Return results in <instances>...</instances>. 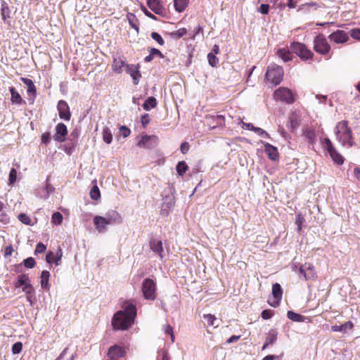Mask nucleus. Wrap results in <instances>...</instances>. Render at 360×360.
I'll use <instances>...</instances> for the list:
<instances>
[{
  "instance_id": "1",
  "label": "nucleus",
  "mask_w": 360,
  "mask_h": 360,
  "mask_svg": "<svg viewBox=\"0 0 360 360\" xmlns=\"http://www.w3.org/2000/svg\"><path fill=\"white\" fill-rule=\"evenodd\" d=\"M136 316L135 304L126 302L123 309L117 311L112 319V326L117 330H127L134 323Z\"/></svg>"
},
{
  "instance_id": "2",
  "label": "nucleus",
  "mask_w": 360,
  "mask_h": 360,
  "mask_svg": "<svg viewBox=\"0 0 360 360\" xmlns=\"http://www.w3.org/2000/svg\"><path fill=\"white\" fill-rule=\"evenodd\" d=\"M336 135L338 139L343 145L352 146V130L348 127V122L343 120L339 122L336 126Z\"/></svg>"
},
{
  "instance_id": "3",
  "label": "nucleus",
  "mask_w": 360,
  "mask_h": 360,
  "mask_svg": "<svg viewBox=\"0 0 360 360\" xmlns=\"http://www.w3.org/2000/svg\"><path fill=\"white\" fill-rule=\"evenodd\" d=\"M283 70L282 67L276 64H271L268 66L265 78L273 85H278L283 78Z\"/></svg>"
},
{
  "instance_id": "4",
  "label": "nucleus",
  "mask_w": 360,
  "mask_h": 360,
  "mask_svg": "<svg viewBox=\"0 0 360 360\" xmlns=\"http://www.w3.org/2000/svg\"><path fill=\"white\" fill-rule=\"evenodd\" d=\"M290 48L292 53L296 54L302 60H313L314 53L304 44L293 41L290 44Z\"/></svg>"
},
{
  "instance_id": "5",
  "label": "nucleus",
  "mask_w": 360,
  "mask_h": 360,
  "mask_svg": "<svg viewBox=\"0 0 360 360\" xmlns=\"http://www.w3.org/2000/svg\"><path fill=\"white\" fill-rule=\"evenodd\" d=\"M274 98L277 101L292 104L296 100L297 94L287 87H279L274 91Z\"/></svg>"
},
{
  "instance_id": "6",
  "label": "nucleus",
  "mask_w": 360,
  "mask_h": 360,
  "mask_svg": "<svg viewBox=\"0 0 360 360\" xmlns=\"http://www.w3.org/2000/svg\"><path fill=\"white\" fill-rule=\"evenodd\" d=\"M313 49L317 53L324 56H327L331 50L329 43L323 34H319L314 38Z\"/></svg>"
},
{
  "instance_id": "7",
  "label": "nucleus",
  "mask_w": 360,
  "mask_h": 360,
  "mask_svg": "<svg viewBox=\"0 0 360 360\" xmlns=\"http://www.w3.org/2000/svg\"><path fill=\"white\" fill-rule=\"evenodd\" d=\"M141 290L145 299L154 300L156 298V284L153 280L146 278L142 283Z\"/></svg>"
},
{
  "instance_id": "8",
  "label": "nucleus",
  "mask_w": 360,
  "mask_h": 360,
  "mask_svg": "<svg viewBox=\"0 0 360 360\" xmlns=\"http://www.w3.org/2000/svg\"><path fill=\"white\" fill-rule=\"evenodd\" d=\"M321 144L323 147L328 152L330 158L338 165H342L344 162L342 156L338 153L333 146L331 141L328 138L324 139Z\"/></svg>"
},
{
  "instance_id": "9",
  "label": "nucleus",
  "mask_w": 360,
  "mask_h": 360,
  "mask_svg": "<svg viewBox=\"0 0 360 360\" xmlns=\"http://www.w3.org/2000/svg\"><path fill=\"white\" fill-rule=\"evenodd\" d=\"M158 143V137L155 135H144L141 137V140L137 143L139 148H152L155 146Z\"/></svg>"
},
{
  "instance_id": "10",
  "label": "nucleus",
  "mask_w": 360,
  "mask_h": 360,
  "mask_svg": "<svg viewBox=\"0 0 360 360\" xmlns=\"http://www.w3.org/2000/svg\"><path fill=\"white\" fill-rule=\"evenodd\" d=\"M300 274L303 276L305 280L314 278L316 276V271L314 265L309 262H305L299 269Z\"/></svg>"
},
{
  "instance_id": "11",
  "label": "nucleus",
  "mask_w": 360,
  "mask_h": 360,
  "mask_svg": "<svg viewBox=\"0 0 360 360\" xmlns=\"http://www.w3.org/2000/svg\"><path fill=\"white\" fill-rule=\"evenodd\" d=\"M272 295L274 297V300L272 302L269 300L268 303L273 307H277L279 305L283 296V290L279 283H276L273 284Z\"/></svg>"
},
{
  "instance_id": "12",
  "label": "nucleus",
  "mask_w": 360,
  "mask_h": 360,
  "mask_svg": "<svg viewBox=\"0 0 360 360\" xmlns=\"http://www.w3.org/2000/svg\"><path fill=\"white\" fill-rule=\"evenodd\" d=\"M57 109L60 119L69 121L71 118L70 108L66 101L60 100L58 103Z\"/></svg>"
},
{
  "instance_id": "13",
  "label": "nucleus",
  "mask_w": 360,
  "mask_h": 360,
  "mask_svg": "<svg viewBox=\"0 0 360 360\" xmlns=\"http://www.w3.org/2000/svg\"><path fill=\"white\" fill-rule=\"evenodd\" d=\"M328 39L336 44H343L349 40V35L344 30H337L331 33Z\"/></svg>"
},
{
  "instance_id": "14",
  "label": "nucleus",
  "mask_w": 360,
  "mask_h": 360,
  "mask_svg": "<svg viewBox=\"0 0 360 360\" xmlns=\"http://www.w3.org/2000/svg\"><path fill=\"white\" fill-rule=\"evenodd\" d=\"M126 72L130 75L133 79V83L136 85L139 82V79L141 77V72L139 71V65H127Z\"/></svg>"
},
{
  "instance_id": "15",
  "label": "nucleus",
  "mask_w": 360,
  "mask_h": 360,
  "mask_svg": "<svg viewBox=\"0 0 360 360\" xmlns=\"http://www.w3.org/2000/svg\"><path fill=\"white\" fill-rule=\"evenodd\" d=\"M67 134L68 129L66 125L63 123H59L56 127V133L53 135V139L58 142H64Z\"/></svg>"
},
{
  "instance_id": "16",
  "label": "nucleus",
  "mask_w": 360,
  "mask_h": 360,
  "mask_svg": "<svg viewBox=\"0 0 360 360\" xmlns=\"http://www.w3.org/2000/svg\"><path fill=\"white\" fill-rule=\"evenodd\" d=\"M149 246L150 250L153 252L156 253L161 259H163L164 249L162 240L156 238H151L149 241Z\"/></svg>"
},
{
  "instance_id": "17",
  "label": "nucleus",
  "mask_w": 360,
  "mask_h": 360,
  "mask_svg": "<svg viewBox=\"0 0 360 360\" xmlns=\"http://www.w3.org/2000/svg\"><path fill=\"white\" fill-rule=\"evenodd\" d=\"M147 5L155 14L162 15L165 12L160 0H147Z\"/></svg>"
},
{
  "instance_id": "18",
  "label": "nucleus",
  "mask_w": 360,
  "mask_h": 360,
  "mask_svg": "<svg viewBox=\"0 0 360 360\" xmlns=\"http://www.w3.org/2000/svg\"><path fill=\"white\" fill-rule=\"evenodd\" d=\"M20 80L27 86V92L30 96H32L31 103H33L37 96V88L34 82L32 79L25 77H21Z\"/></svg>"
},
{
  "instance_id": "19",
  "label": "nucleus",
  "mask_w": 360,
  "mask_h": 360,
  "mask_svg": "<svg viewBox=\"0 0 360 360\" xmlns=\"http://www.w3.org/2000/svg\"><path fill=\"white\" fill-rule=\"evenodd\" d=\"M110 224H120L122 222V216L115 210L108 211L104 217Z\"/></svg>"
},
{
  "instance_id": "20",
  "label": "nucleus",
  "mask_w": 360,
  "mask_h": 360,
  "mask_svg": "<svg viewBox=\"0 0 360 360\" xmlns=\"http://www.w3.org/2000/svg\"><path fill=\"white\" fill-rule=\"evenodd\" d=\"M93 221L96 229L99 233L105 232L107 229L106 226L109 225L105 218L101 216H95L94 217Z\"/></svg>"
},
{
  "instance_id": "21",
  "label": "nucleus",
  "mask_w": 360,
  "mask_h": 360,
  "mask_svg": "<svg viewBox=\"0 0 360 360\" xmlns=\"http://www.w3.org/2000/svg\"><path fill=\"white\" fill-rule=\"evenodd\" d=\"M9 91L11 92V102L12 103V104H15L17 105L26 104V101L24 99H22V96L15 89V87L11 86L9 88Z\"/></svg>"
},
{
  "instance_id": "22",
  "label": "nucleus",
  "mask_w": 360,
  "mask_h": 360,
  "mask_svg": "<svg viewBox=\"0 0 360 360\" xmlns=\"http://www.w3.org/2000/svg\"><path fill=\"white\" fill-rule=\"evenodd\" d=\"M125 351L123 347L114 345L109 348L108 355L110 359H117L124 356Z\"/></svg>"
},
{
  "instance_id": "23",
  "label": "nucleus",
  "mask_w": 360,
  "mask_h": 360,
  "mask_svg": "<svg viewBox=\"0 0 360 360\" xmlns=\"http://www.w3.org/2000/svg\"><path fill=\"white\" fill-rule=\"evenodd\" d=\"M264 151L270 160H278L279 155L278 150L275 146L266 143L264 144Z\"/></svg>"
},
{
  "instance_id": "24",
  "label": "nucleus",
  "mask_w": 360,
  "mask_h": 360,
  "mask_svg": "<svg viewBox=\"0 0 360 360\" xmlns=\"http://www.w3.org/2000/svg\"><path fill=\"white\" fill-rule=\"evenodd\" d=\"M126 65L125 62L120 57L114 58L112 64V70L115 73L120 74L123 71L122 68L124 66L126 67Z\"/></svg>"
},
{
  "instance_id": "25",
  "label": "nucleus",
  "mask_w": 360,
  "mask_h": 360,
  "mask_svg": "<svg viewBox=\"0 0 360 360\" xmlns=\"http://www.w3.org/2000/svg\"><path fill=\"white\" fill-rule=\"evenodd\" d=\"M288 122L289 129L291 131H294L300 124V117L299 115L295 112H292L288 117Z\"/></svg>"
},
{
  "instance_id": "26",
  "label": "nucleus",
  "mask_w": 360,
  "mask_h": 360,
  "mask_svg": "<svg viewBox=\"0 0 360 360\" xmlns=\"http://www.w3.org/2000/svg\"><path fill=\"white\" fill-rule=\"evenodd\" d=\"M50 278V273L48 271H43L40 277V283L42 288L49 290L50 284L49 283Z\"/></svg>"
},
{
  "instance_id": "27",
  "label": "nucleus",
  "mask_w": 360,
  "mask_h": 360,
  "mask_svg": "<svg viewBox=\"0 0 360 360\" xmlns=\"http://www.w3.org/2000/svg\"><path fill=\"white\" fill-rule=\"evenodd\" d=\"M354 326V324L352 321H349L345 323L344 324L338 326L335 325L331 327V330L333 332H344L345 333L347 329L351 330Z\"/></svg>"
},
{
  "instance_id": "28",
  "label": "nucleus",
  "mask_w": 360,
  "mask_h": 360,
  "mask_svg": "<svg viewBox=\"0 0 360 360\" xmlns=\"http://www.w3.org/2000/svg\"><path fill=\"white\" fill-rule=\"evenodd\" d=\"M189 0H174V5L175 10L179 13L183 12L188 6Z\"/></svg>"
},
{
  "instance_id": "29",
  "label": "nucleus",
  "mask_w": 360,
  "mask_h": 360,
  "mask_svg": "<svg viewBox=\"0 0 360 360\" xmlns=\"http://www.w3.org/2000/svg\"><path fill=\"white\" fill-rule=\"evenodd\" d=\"M155 56H158L160 58L164 57L163 54L161 53V51L160 50H158L155 48H152L150 50V54L148 56H147L146 57H145L144 61L146 63H149V62L152 61Z\"/></svg>"
},
{
  "instance_id": "30",
  "label": "nucleus",
  "mask_w": 360,
  "mask_h": 360,
  "mask_svg": "<svg viewBox=\"0 0 360 360\" xmlns=\"http://www.w3.org/2000/svg\"><path fill=\"white\" fill-rule=\"evenodd\" d=\"M156 106L157 101L155 98L153 96L148 97L143 104V108L146 110H150L151 108H155Z\"/></svg>"
},
{
  "instance_id": "31",
  "label": "nucleus",
  "mask_w": 360,
  "mask_h": 360,
  "mask_svg": "<svg viewBox=\"0 0 360 360\" xmlns=\"http://www.w3.org/2000/svg\"><path fill=\"white\" fill-rule=\"evenodd\" d=\"M277 55L284 61L288 62L292 60L291 54L289 50L281 49L277 51Z\"/></svg>"
},
{
  "instance_id": "32",
  "label": "nucleus",
  "mask_w": 360,
  "mask_h": 360,
  "mask_svg": "<svg viewBox=\"0 0 360 360\" xmlns=\"http://www.w3.org/2000/svg\"><path fill=\"white\" fill-rule=\"evenodd\" d=\"M176 169L177 174L181 176H183L185 174V173L188 171V166L187 165L186 162L180 161L178 162Z\"/></svg>"
},
{
  "instance_id": "33",
  "label": "nucleus",
  "mask_w": 360,
  "mask_h": 360,
  "mask_svg": "<svg viewBox=\"0 0 360 360\" xmlns=\"http://www.w3.org/2000/svg\"><path fill=\"white\" fill-rule=\"evenodd\" d=\"M278 336V332L276 329L272 328L269 330L268 332L267 336L266 338V340L269 343L270 345L274 344Z\"/></svg>"
},
{
  "instance_id": "34",
  "label": "nucleus",
  "mask_w": 360,
  "mask_h": 360,
  "mask_svg": "<svg viewBox=\"0 0 360 360\" xmlns=\"http://www.w3.org/2000/svg\"><path fill=\"white\" fill-rule=\"evenodd\" d=\"M287 316L289 319L296 322H302L304 320V317L303 316L292 311H288Z\"/></svg>"
},
{
  "instance_id": "35",
  "label": "nucleus",
  "mask_w": 360,
  "mask_h": 360,
  "mask_svg": "<svg viewBox=\"0 0 360 360\" xmlns=\"http://www.w3.org/2000/svg\"><path fill=\"white\" fill-rule=\"evenodd\" d=\"M204 319L207 321L208 326H213L214 328L218 327V324H216L217 319L213 314H204Z\"/></svg>"
},
{
  "instance_id": "36",
  "label": "nucleus",
  "mask_w": 360,
  "mask_h": 360,
  "mask_svg": "<svg viewBox=\"0 0 360 360\" xmlns=\"http://www.w3.org/2000/svg\"><path fill=\"white\" fill-rule=\"evenodd\" d=\"M30 282L29 277L26 274H21L18 276V281L15 283V288H19L21 286L25 285L27 283Z\"/></svg>"
},
{
  "instance_id": "37",
  "label": "nucleus",
  "mask_w": 360,
  "mask_h": 360,
  "mask_svg": "<svg viewBox=\"0 0 360 360\" xmlns=\"http://www.w3.org/2000/svg\"><path fill=\"white\" fill-rule=\"evenodd\" d=\"M102 135L103 139L106 143L110 144L112 142V135L110 130L108 127L103 128Z\"/></svg>"
},
{
  "instance_id": "38",
  "label": "nucleus",
  "mask_w": 360,
  "mask_h": 360,
  "mask_svg": "<svg viewBox=\"0 0 360 360\" xmlns=\"http://www.w3.org/2000/svg\"><path fill=\"white\" fill-rule=\"evenodd\" d=\"M22 290L25 292L27 300H30L34 293V290L30 282L22 287Z\"/></svg>"
},
{
  "instance_id": "39",
  "label": "nucleus",
  "mask_w": 360,
  "mask_h": 360,
  "mask_svg": "<svg viewBox=\"0 0 360 360\" xmlns=\"http://www.w3.org/2000/svg\"><path fill=\"white\" fill-rule=\"evenodd\" d=\"M186 33H187V30L184 27H182V28L179 29L178 30L170 32L169 35L171 36V37H172L174 39H179V38L184 37V35H186Z\"/></svg>"
},
{
  "instance_id": "40",
  "label": "nucleus",
  "mask_w": 360,
  "mask_h": 360,
  "mask_svg": "<svg viewBox=\"0 0 360 360\" xmlns=\"http://www.w3.org/2000/svg\"><path fill=\"white\" fill-rule=\"evenodd\" d=\"M63 215L58 212H54L51 217V222L56 225H60L63 222Z\"/></svg>"
},
{
  "instance_id": "41",
  "label": "nucleus",
  "mask_w": 360,
  "mask_h": 360,
  "mask_svg": "<svg viewBox=\"0 0 360 360\" xmlns=\"http://www.w3.org/2000/svg\"><path fill=\"white\" fill-rule=\"evenodd\" d=\"M18 219L22 224L25 225H32V219L30 217L25 213H21L18 215Z\"/></svg>"
},
{
  "instance_id": "42",
  "label": "nucleus",
  "mask_w": 360,
  "mask_h": 360,
  "mask_svg": "<svg viewBox=\"0 0 360 360\" xmlns=\"http://www.w3.org/2000/svg\"><path fill=\"white\" fill-rule=\"evenodd\" d=\"M207 59H208L209 64L212 67H216L219 63V59L216 57V56L213 53H208Z\"/></svg>"
},
{
  "instance_id": "43",
  "label": "nucleus",
  "mask_w": 360,
  "mask_h": 360,
  "mask_svg": "<svg viewBox=\"0 0 360 360\" xmlns=\"http://www.w3.org/2000/svg\"><path fill=\"white\" fill-rule=\"evenodd\" d=\"M90 196L93 200H98L101 197L100 190L97 186H94L91 188Z\"/></svg>"
},
{
  "instance_id": "44",
  "label": "nucleus",
  "mask_w": 360,
  "mask_h": 360,
  "mask_svg": "<svg viewBox=\"0 0 360 360\" xmlns=\"http://www.w3.org/2000/svg\"><path fill=\"white\" fill-rule=\"evenodd\" d=\"M16 179H17V171L15 168H12L9 173L8 184L13 185V184L16 181Z\"/></svg>"
},
{
  "instance_id": "45",
  "label": "nucleus",
  "mask_w": 360,
  "mask_h": 360,
  "mask_svg": "<svg viewBox=\"0 0 360 360\" xmlns=\"http://www.w3.org/2000/svg\"><path fill=\"white\" fill-rule=\"evenodd\" d=\"M151 37L153 39L156 41L160 46H163L165 44L164 39L160 36V34H158V32H152Z\"/></svg>"
},
{
  "instance_id": "46",
  "label": "nucleus",
  "mask_w": 360,
  "mask_h": 360,
  "mask_svg": "<svg viewBox=\"0 0 360 360\" xmlns=\"http://www.w3.org/2000/svg\"><path fill=\"white\" fill-rule=\"evenodd\" d=\"M63 257V250L62 248L58 246L55 255V264L56 266L60 264V260Z\"/></svg>"
},
{
  "instance_id": "47",
  "label": "nucleus",
  "mask_w": 360,
  "mask_h": 360,
  "mask_svg": "<svg viewBox=\"0 0 360 360\" xmlns=\"http://www.w3.org/2000/svg\"><path fill=\"white\" fill-rule=\"evenodd\" d=\"M23 264L25 265V267L27 268H29V269H32L33 268L35 264H36V262H35V260L33 257H28L27 259H25L24 261H23Z\"/></svg>"
},
{
  "instance_id": "48",
  "label": "nucleus",
  "mask_w": 360,
  "mask_h": 360,
  "mask_svg": "<svg viewBox=\"0 0 360 360\" xmlns=\"http://www.w3.org/2000/svg\"><path fill=\"white\" fill-rule=\"evenodd\" d=\"M22 349V344L20 342H15L12 346V352L13 354H19Z\"/></svg>"
},
{
  "instance_id": "49",
  "label": "nucleus",
  "mask_w": 360,
  "mask_h": 360,
  "mask_svg": "<svg viewBox=\"0 0 360 360\" xmlns=\"http://www.w3.org/2000/svg\"><path fill=\"white\" fill-rule=\"evenodd\" d=\"M46 250V246L44 243L39 242L37 244L34 252H35V254H41V253L45 252Z\"/></svg>"
},
{
  "instance_id": "50",
  "label": "nucleus",
  "mask_w": 360,
  "mask_h": 360,
  "mask_svg": "<svg viewBox=\"0 0 360 360\" xmlns=\"http://www.w3.org/2000/svg\"><path fill=\"white\" fill-rule=\"evenodd\" d=\"M350 36L355 39L360 40V29L354 28L350 30L349 32Z\"/></svg>"
},
{
  "instance_id": "51",
  "label": "nucleus",
  "mask_w": 360,
  "mask_h": 360,
  "mask_svg": "<svg viewBox=\"0 0 360 360\" xmlns=\"http://www.w3.org/2000/svg\"><path fill=\"white\" fill-rule=\"evenodd\" d=\"M274 313L271 309H265L262 311L261 316L263 319H269L272 317Z\"/></svg>"
},
{
  "instance_id": "52",
  "label": "nucleus",
  "mask_w": 360,
  "mask_h": 360,
  "mask_svg": "<svg viewBox=\"0 0 360 360\" xmlns=\"http://www.w3.org/2000/svg\"><path fill=\"white\" fill-rule=\"evenodd\" d=\"M254 131L255 133H257V134H259L260 136L269 138V134L266 131L262 129V128L255 127Z\"/></svg>"
},
{
  "instance_id": "53",
  "label": "nucleus",
  "mask_w": 360,
  "mask_h": 360,
  "mask_svg": "<svg viewBox=\"0 0 360 360\" xmlns=\"http://www.w3.org/2000/svg\"><path fill=\"white\" fill-rule=\"evenodd\" d=\"M269 11V4H261L259 8H258V11L264 15L268 14Z\"/></svg>"
},
{
  "instance_id": "54",
  "label": "nucleus",
  "mask_w": 360,
  "mask_h": 360,
  "mask_svg": "<svg viewBox=\"0 0 360 360\" xmlns=\"http://www.w3.org/2000/svg\"><path fill=\"white\" fill-rule=\"evenodd\" d=\"M55 255L53 252L50 251L47 253L46 256V261L49 264H51L53 262L55 263Z\"/></svg>"
},
{
  "instance_id": "55",
  "label": "nucleus",
  "mask_w": 360,
  "mask_h": 360,
  "mask_svg": "<svg viewBox=\"0 0 360 360\" xmlns=\"http://www.w3.org/2000/svg\"><path fill=\"white\" fill-rule=\"evenodd\" d=\"M141 9L147 17H148L153 20L157 19L156 17L153 13H151L149 11H148V9L144 6H141Z\"/></svg>"
},
{
  "instance_id": "56",
  "label": "nucleus",
  "mask_w": 360,
  "mask_h": 360,
  "mask_svg": "<svg viewBox=\"0 0 360 360\" xmlns=\"http://www.w3.org/2000/svg\"><path fill=\"white\" fill-rule=\"evenodd\" d=\"M190 148V145L188 142H183L181 144L180 150L183 154H186Z\"/></svg>"
},
{
  "instance_id": "57",
  "label": "nucleus",
  "mask_w": 360,
  "mask_h": 360,
  "mask_svg": "<svg viewBox=\"0 0 360 360\" xmlns=\"http://www.w3.org/2000/svg\"><path fill=\"white\" fill-rule=\"evenodd\" d=\"M120 131L124 137L129 136L131 133L130 129L128 127H127L126 126L121 127L120 129Z\"/></svg>"
},
{
  "instance_id": "58",
  "label": "nucleus",
  "mask_w": 360,
  "mask_h": 360,
  "mask_svg": "<svg viewBox=\"0 0 360 360\" xmlns=\"http://www.w3.org/2000/svg\"><path fill=\"white\" fill-rule=\"evenodd\" d=\"M150 122V118L148 114H144L141 116V124L144 128L146 127V126Z\"/></svg>"
},
{
  "instance_id": "59",
  "label": "nucleus",
  "mask_w": 360,
  "mask_h": 360,
  "mask_svg": "<svg viewBox=\"0 0 360 360\" xmlns=\"http://www.w3.org/2000/svg\"><path fill=\"white\" fill-rule=\"evenodd\" d=\"M240 124H241L242 127L243 129H248V130H250V131H254V130L255 129V127L252 123H245L243 121H241Z\"/></svg>"
},
{
  "instance_id": "60",
  "label": "nucleus",
  "mask_w": 360,
  "mask_h": 360,
  "mask_svg": "<svg viewBox=\"0 0 360 360\" xmlns=\"http://www.w3.org/2000/svg\"><path fill=\"white\" fill-rule=\"evenodd\" d=\"M51 138H50V134L46 132L44 133L41 135V141L42 143L47 144L50 142Z\"/></svg>"
},
{
  "instance_id": "61",
  "label": "nucleus",
  "mask_w": 360,
  "mask_h": 360,
  "mask_svg": "<svg viewBox=\"0 0 360 360\" xmlns=\"http://www.w3.org/2000/svg\"><path fill=\"white\" fill-rule=\"evenodd\" d=\"M70 136L71 137L72 140H73L75 142H77V139H78V137H79V131L77 129H74L70 133Z\"/></svg>"
},
{
  "instance_id": "62",
  "label": "nucleus",
  "mask_w": 360,
  "mask_h": 360,
  "mask_svg": "<svg viewBox=\"0 0 360 360\" xmlns=\"http://www.w3.org/2000/svg\"><path fill=\"white\" fill-rule=\"evenodd\" d=\"M13 252V246L12 245L7 246L4 250V256L5 257L11 256Z\"/></svg>"
},
{
  "instance_id": "63",
  "label": "nucleus",
  "mask_w": 360,
  "mask_h": 360,
  "mask_svg": "<svg viewBox=\"0 0 360 360\" xmlns=\"http://www.w3.org/2000/svg\"><path fill=\"white\" fill-rule=\"evenodd\" d=\"M299 1L300 0H289L287 4V6L290 8H294L297 6V4L298 3Z\"/></svg>"
},
{
  "instance_id": "64",
  "label": "nucleus",
  "mask_w": 360,
  "mask_h": 360,
  "mask_svg": "<svg viewBox=\"0 0 360 360\" xmlns=\"http://www.w3.org/2000/svg\"><path fill=\"white\" fill-rule=\"evenodd\" d=\"M240 335H232L231 337H230L227 340H226V342L227 343H232V342H237L239 339H240Z\"/></svg>"
}]
</instances>
